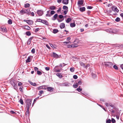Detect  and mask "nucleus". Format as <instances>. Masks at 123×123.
I'll use <instances>...</instances> for the list:
<instances>
[{
	"mask_svg": "<svg viewBox=\"0 0 123 123\" xmlns=\"http://www.w3.org/2000/svg\"><path fill=\"white\" fill-rule=\"evenodd\" d=\"M84 2L83 0H81L78 1L77 4L79 7H80L81 6H83V5Z\"/></svg>",
	"mask_w": 123,
	"mask_h": 123,
	"instance_id": "39448f33",
	"label": "nucleus"
},
{
	"mask_svg": "<svg viewBox=\"0 0 123 123\" xmlns=\"http://www.w3.org/2000/svg\"><path fill=\"white\" fill-rule=\"evenodd\" d=\"M53 88L50 87H47V91H48L50 92L52 91L53 90Z\"/></svg>",
	"mask_w": 123,
	"mask_h": 123,
	"instance_id": "f3484780",
	"label": "nucleus"
},
{
	"mask_svg": "<svg viewBox=\"0 0 123 123\" xmlns=\"http://www.w3.org/2000/svg\"><path fill=\"white\" fill-rule=\"evenodd\" d=\"M62 86H71L72 84L69 83L68 82H66L65 83L62 84Z\"/></svg>",
	"mask_w": 123,
	"mask_h": 123,
	"instance_id": "6e6552de",
	"label": "nucleus"
},
{
	"mask_svg": "<svg viewBox=\"0 0 123 123\" xmlns=\"http://www.w3.org/2000/svg\"><path fill=\"white\" fill-rule=\"evenodd\" d=\"M31 57H32V56H29L27 59L26 60V62L27 63L30 62L31 61Z\"/></svg>",
	"mask_w": 123,
	"mask_h": 123,
	"instance_id": "4468645a",
	"label": "nucleus"
},
{
	"mask_svg": "<svg viewBox=\"0 0 123 123\" xmlns=\"http://www.w3.org/2000/svg\"><path fill=\"white\" fill-rule=\"evenodd\" d=\"M55 11H54L53 10H52L50 12V15H52L53 14H54L55 13Z\"/></svg>",
	"mask_w": 123,
	"mask_h": 123,
	"instance_id": "09e8293b",
	"label": "nucleus"
},
{
	"mask_svg": "<svg viewBox=\"0 0 123 123\" xmlns=\"http://www.w3.org/2000/svg\"><path fill=\"white\" fill-rule=\"evenodd\" d=\"M44 93V91L43 90H40L39 91V93L38 94L39 95L41 96L42 94Z\"/></svg>",
	"mask_w": 123,
	"mask_h": 123,
	"instance_id": "4c0bfd02",
	"label": "nucleus"
},
{
	"mask_svg": "<svg viewBox=\"0 0 123 123\" xmlns=\"http://www.w3.org/2000/svg\"><path fill=\"white\" fill-rule=\"evenodd\" d=\"M10 113L12 114H16V113L14 111H11L10 112Z\"/></svg>",
	"mask_w": 123,
	"mask_h": 123,
	"instance_id": "5fc2aeb1",
	"label": "nucleus"
},
{
	"mask_svg": "<svg viewBox=\"0 0 123 123\" xmlns=\"http://www.w3.org/2000/svg\"><path fill=\"white\" fill-rule=\"evenodd\" d=\"M92 77L94 78H95L96 76V74L92 73Z\"/></svg>",
	"mask_w": 123,
	"mask_h": 123,
	"instance_id": "69168bd1",
	"label": "nucleus"
},
{
	"mask_svg": "<svg viewBox=\"0 0 123 123\" xmlns=\"http://www.w3.org/2000/svg\"><path fill=\"white\" fill-rule=\"evenodd\" d=\"M50 46L53 49H55L56 48V46L54 45L51 43H49Z\"/></svg>",
	"mask_w": 123,
	"mask_h": 123,
	"instance_id": "c756f323",
	"label": "nucleus"
},
{
	"mask_svg": "<svg viewBox=\"0 0 123 123\" xmlns=\"http://www.w3.org/2000/svg\"><path fill=\"white\" fill-rule=\"evenodd\" d=\"M80 64L81 66L83 67L84 68V67L85 66V64L84 63H83L82 62H80Z\"/></svg>",
	"mask_w": 123,
	"mask_h": 123,
	"instance_id": "7c9ffc66",
	"label": "nucleus"
},
{
	"mask_svg": "<svg viewBox=\"0 0 123 123\" xmlns=\"http://www.w3.org/2000/svg\"><path fill=\"white\" fill-rule=\"evenodd\" d=\"M40 30V28H37L35 30V32L36 33L38 31Z\"/></svg>",
	"mask_w": 123,
	"mask_h": 123,
	"instance_id": "603ef678",
	"label": "nucleus"
},
{
	"mask_svg": "<svg viewBox=\"0 0 123 123\" xmlns=\"http://www.w3.org/2000/svg\"><path fill=\"white\" fill-rule=\"evenodd\" d=\"M73 78L74 79H76L78 78V76L76 75H74L73 76Z\"/></svg>",
	"mask_w": 123,
	"mask_h": 123,
	"instance_id": "4d7b16f0",
	"label": "nucleus"
},
{
	"mask_svg": "<svg viewBox=\"0 0 123 123\" xmlns=\"http://www.w3.org/2000/svg\"><path fill=\"white\" fill-rule=\"evenodd\" d=\"M76 90L79 92H80L82 91V89L81 88H77L76 89Z\"/></svg>",
	"mask_w": 123,
	"mask_h": 123,
	"instance_id": "c03bdc74",
	"label": "nucleus"
},
{
	"mask_svg": "<svg viewBox=\"0 0 123 123\" xmlns=\"http://www.w3.org/2000/svg\"><path fill=\"white\" fill-rule=\"evenodd\" d=\"M82 82L80 80H79L77 83H76V84H77L78 85H80L82 84Z\"/></svg>",
	"mask_w": 123,
	"mask_h": 123,
	"instance_id": "e433bc0d",
	"label": "nucleus"
},
{
	"mask_svg": "<svg viewBox=\"0 0 123 123\" xmlns=\"http://www.w3.org/2000/svg\"><path fill=\"white\" fill-rule=\"evenodd\" d=\"M23 88V87L22 86H20L19 88V90L21 92H22Z\"/></svg>",
	"mask_w": 123,
	"mask_h": 123,
	"instance_id": "13d9d810",
	"label": "nucleus"
},
{
	"mask_svg": "<svg viewBox=\"0 0 123 123\" xmlns=\"http://www.w3.org/2000/svg\"><path fill=\"white\" fill-rule=\"evenodd\" d=\"M53 31L52 32L54 34H56L59 31L57 29H53Z\"/></svg>",
	"mask_w": 123,
	"mask_h": 123,
	"instance_id": "a211bd4d",
	"label": "nucleus"
},
{
	"mask_svg": "<svg viewBox=\"0 0 123 123\" xmlns=\"http://www.w3.org/2000/svg\"><path fill=\"white\" fill-rule=\"evenodd\" d=\"M91 13V11L89 10L87 12V14L89 15Z\"/></svg>",
	"mask_w": 123,
	"mask_h": 123,
	"instance_id": "774afa93",
	"label": "nucleus"
},
{
	"mask_svg": "<svg viewBox=\"0 0 123 123\" xmlns=\"http://www.w3.org/2000/svg\"><path fill=\"white\" fill-rule=\"evenodd\" d=\"M42 23L47 25V26H48L49 25V24L48 22L46 20H43V19Z\"/></svg>",
	"mask_w": 123,
	"mask_h": 123,
	"instance_id": "9b49d317",
	"label": "nucleus"
},
{
	"mask_svg": "<svg viewBox=\"0 0 123 123\" xmlns=\"http://www.w3.org/2000/svg\"><path fill=\"white\" fill-rule=\"evenodd\" d=\"M28 81L30 84L31 85L34 86H36V84L35 83H33L30 81Z\"/></svg>",
	"mask_w": 123,
	"mask_h": 123,
	"instance_id": "5701e85b",
	"label": "nucleus"
},
{
	"mask_svg": "<svg viewBox=\"0 0 123 123\" xmlns=\"http://www.w3.org/2000/svg\"><path fill=\"white\" fill-rule=\"evenodd\" d=\"M10 83V84L13 86L14 89L17 90L18 89V86L16 83L13 80H11Z\"/></svg>",
	"mask_w": 123,
	"mask_h": 123,
	"instance_id": "7ed1b4c3",
	"label": "nucleus"
},
{
	"mask_svg": "<svg viewBox=\"0 0 123 123\" xmlns=\"http://www.w3.org/2000/svg\"><path fill=\"white\" fill-rule=\"evenodd\" d=\"M115 20L116 22H119L120 21V19L119 17H117L115 19Z\"/></svg>",
	"mask_w": 123,
	"mask_h": 123,
	"instance_id": "473e14b6",
	"label": "nucleus"
},
{
	"mask_svg": "<svg viewBox=\"0 0 123 123\" xmlns=\"http://www.w3.org/2000/svg\"><path fill=\"white\" fill-rule=\"evenodd\" d=\"M56 75L60 78H61L62 77V75L61 73H57L56 74Z\"/></svg>",
	"mask_w": 123,
	"mask_h": 123,
	"instance_id": "393cba45",
	"label": "nucleus"
},
{
	"mask_svg": "<svg viewBox=\"0 0 123 123\" xmlns=\"http://www.w3.org/2000/svg\"><path fill=\"white\" fill-rule=\"evenodd\" d=\"M24 21L26 22L29 25H32L33 24V21L31 20H24Z\"/></svg>",
	"mask_w": 123,
	"mask_h": 123,
	"instance_id": "423d86ee",
	"label": "nucleus"
},
{
	"mask_svg": "<svg viewBox=\"0 0 123 123\" xmlns=\"http://www.w3.org/2000/svg\"><path fill=\"white\" fill-rule=\"evenodd\" d=\"M61 71L59 69H55V72H56L57 73H59V72H60Z\"/></svg>",
	"mask_w": 123,
	"mask_h": 123,
	"instance_id": "864d4df0",
	"label": "nucleus"
},
{
	"mask_svg": "<svg viewBox=\"0 0 123 123\" xmlns=\"http://www.w3.org/2000/svg\"><path fill=\"white\" fill-rule=\"evenodd\" d=\"M112 10L115 12H118L119 11V10L117 9V7L114 6H113L111 8Z\"/></svg>",
	"mask_w": 123,
	"mask_h": 123,
	"instance_id": "0eeeda50",
	"label": "nucleus"
},
{
	"mask_svg": "<svg viewBox=\"0 0 123 123\" xmlns=\"http://www.w3.org/2000/svg\"><path fill=\"white\" fill-rule=\"evenodd\" d=\"M43 19H42L40 18H38L37 20L36 21H35L36 22H39L42 23Z\"/></svg>",
	"mask_w": 123,
	"mask_h": 123,
	"instance_id": "2f4dec72",
	"label": "nucleus"
},
{
	"mask_svg": "<svg viewBox=\"0 0 123 123\" xmlns=\"http://www.w3.org/2000/svg\"><path fill=\"white\" fill-rule=\"evenodd\" d=\"M103 64L105 65V67H107L110 68H112L113 65V63L112 62H104Z\"/></svg>",
	"mask_w": 123,
	"mask_h": 123,
	"instance_id": "f03ea898",
	"label": "nucleus"
},
{
	"mask_svg": "<svg viewBox=\"0 0 123 123\" xmlns=\"http://www.w3.org/2000/svg\"><path fill=\"white\" fill-rule=\"evenodd\" d=\"M74 67H71L70 68V70L71 72H73L74 71Z\"/></svg>",
	"mask_w": 123,
	"mask_h": 123,
	"instance_id": "f704fd0d",
	"label": "nucleus"
},
{
	"mask_svg": "<svg viewBox=\"0 0 123 123\" xmlns=\"http://www.w3.org/2000/svg\"><path fill=\"white\" fill-rule=\"evenodd\" d=\"M19 102L21 105H23V102L22 98L20 99L19 101Z\"/></svg>",
	"mask_w": 123,
	"mask_h": 123,
	"instance_id": "c9c22d12",
	"label": "nucleus"
},
{
	"mask_svg": "<svg viewBox=\"0 0 123 123\" xmlns=\"http://www.w3.org/2000/svg\"><path fill=\"white\" fill-rule=\"evenodd\" d=\"M63 9L64 10H68V7L66 6H64L63 7Z\"/></svg>",
	"mask_w": 123,
	"mask_h": 123,
	"instance_id": "58836bf2",
	"label": "nucleus"
},
{
	"mask_svg": "<svg viewBox=\"0 0 123 123\" xmlns=\"http://www.w3.org/2000/svg\"><path fill=\"white\" fill-rule=\"evenodd\" d=\"M80 11L81 12H83L86 10V8L85 7H83L80 8L79 9Z\"/></svg>",
	"mask_w": 123,
	"mask_h": 123,
	"instance_id": "ddd939ff",
	"label": "nucleus"
},
{
	"mask_svg": "<svg viewBox=\"0 0 123 123\" xmlns=\"http://www.w3.org/2000/svg\"><path fill=\"white\" fill-rule=\"evenodd\" d=\"M47 87L46 85L42 86V89L46 90L47 89Z\"/></svg>",
	"mask_w": 123,
	"mask_h": 123,
	"instance_id": "a19ab883",
	"label": "nucleus"
},
{
	"mask_svg": "<svg viewBox=\"0 0 123 123\" xmlns=\"http://www.w3.org/2000/svg\"><path fill=\"white\" fill-rule=\"evenodd\" d=\"M93 8L92 6H88L87 7V8L88 9H91Z\"/></svg>",
	"mask_w": 123,
	"mask_h": 123,
	"instance_id": "680f3d73",
	"label": "nucleus"
},
{
	"mask_svg": "<svg viewBox=\"0 0 123 123\" xmlns=\"http://www.w3.org/2000/svg\"><path fill=\"white\" fill-rule=\"evenodd\" d=\"M67 47L68 48H74L77 47V46H75V45L74 44H72L70 45H67Z\"/></svg>",
	"mask_w": 123,
	"mask_h": 123,
	"instance_id": "aec40b11",
	"label": "nucleus"
},
{
	"mask_svg": "<svg viewBox=\"0 0 123 123\" xmlns=\"http://www.w3.org/2000/svg\"><path fill=\"white\" fill-rule=\"evenodd\" d=\"M30 11L28 9H22L20 11V13L21 15H23L25 13H27Z\"/></svg>",
	"mask_w": 123,
	"mask_h": 123,
	"instance_id": "20e7f679",
	"label": "nucleus"
},
{
	"mask_svg": "<svg viewBox=\"0 0 123 123\" xmlns=\"http://www.w3.org/2000/svg\"><path fill=\"white\" fill-rule=\"evenodd\" d=\"M30 6V5L28 3H27L25 4L24 7L25 8H27L29 7Z\"/></svg>",
	"mask_w": 123,
	"mask_h": 123,
	"instance_id": "b1692460",
	"label": "nucleus"
},
{
	"mask_svg": "<svg viewBox=\"0 0 123 123\" xmlns=\"http://www.w3.org/2000/svg\"><path fill=\"white\" fill-rule=\"evenodd\" d=\"M31 40L30 38H29L28 40V42H27V44L28 45H30L31 43Z\"/></svg>",
	"mask_w": 123,
	"mask_h": 123,
	"instance_id": "8fccbe9b",
	"label": "nucleus"
},
{
	"mask_svg": "<svg viewBox=\"0 0 123 123\" xmlns=\"http://www.w3.org/2000/svg\"><path fill=\"white\" fill-rule=\"evenodd\" d=\"M0 31L2 32H6L7 31L6 28L4 27L2 28L1 27L0 29Z\"/></svg>",
	"mask_w": 123,
	"mask_h": 123,
	"instance_id": "dca6fc26",
	"label": "nucleus"
},
{
	"mask_svg": "<svg viewBox=\"0 0 123 123\" xmlns=\"http://www.w3.org/2000/svg\"><path fill=\"white\" fill-rule=\"evenodd\" d=\"M66 65L64 63H63L62 64H60L59 66L60 67H62L65 66Z\"/></svg>",
	"mask_w": 123,
	"mask_h": 123,
	"instance_id": "37998d69",
	"label": "nucleus"
},
{
	"mask_svg": "<svg viewBox=\"0 0 123 123\" xmlns=\"http://www.w3.org/2000/svg\"><path fill=\"white\" fill-rule=\"evenodd\" d=\"M69 0H62V3L65 5H67L68 3Z\"/></svg>",
	"mask_w": 123,
	"mask_h": 123,
	"instance_id": "f8f14e48",
	"label": "nucleus"
},
{
	"mask_svg": "<svg viewBox=\"0 0 123 123\" xmlns=\"http://www.w3.org/2000/svg\"><path fill=\"white\" fill-rule=\"evenodd\" d=\"M37 73L38 75H41L42 74V72L39 70H37Z\"/></svg>",
	"mask_w": 123,
	"mask_h": 123,
	"instance_id": "79ce46f5",
	"label": "nucleus"
},
{
	"mask_svg": "<svg viewBox=\"0 0 123 123\" xmlns=\"http://www.w3.org/2000/svg\"><path fill=\"white\" fill-rule=\"evenodd\" d=\"M25 34L27 35L28 36H30L31 34V32L29 31L26 32Z\"/></svg>",
	"mask_w": 123,
	"mask_h": 123,
	"instance_id": "c85d7f7f",
	"label": "nucleus"
},
{
	"mask_svg": "<svg viewBox=\"0 0 123 123\" xmlns=\"http://www.w3.org/2000/svg\"><path fill=\"white\" fill-rule=\"evenodd\" d=\"M31 52L32 54H34L35 52V49L33 48L31 50Z\"/></svg>",
	"mask_w": 123,
	"mask_h": 123,
	"instance_id": "3c124183",
	"label": "nucleus"
},
{
	"mask_svg": "<svg viewBox=\"0 0 123 123\" xmlns=\"http://www.w3.org/2000/svg\"><path fill=\"white\" fill-rule=\"evenodd\" d=\"M70 25L71 27H75V26L76 25L74 23H71L70 24Z\"/></svg>",
	"mask_w": 123,
	"mask_h": 123,
	"instance_id": "cd10ccee",
	"label": "nucleus"
},
{
	"mask_svg": "<svg viewBox=\"0 0 123 123\" xmlns=\"http://www.w3.org/2000/svg\"><path fill=\"white\" fill-rule=\"evenodd\" d=\"M69 43H70V44H71V43L70 42H64V43L65 44H68Z\"/></svg>",
	"mask_w": 123,
	"mask_h": 123,
	"instance_id": "052dcab7",
	"label": "nucleus"
},
{
	"mask_svg": "<svg viewBox=\"0 0 123 123\" xmlns=\"http://www.w3.org/2000/svg\"><path fill=\"white\" fill-rule=\"evenodd\" d=\"M51 56L53 58H59L58 55L55 52H53L51 55Z\"/></svg>",
	"mask_w": 123,
	"mask_h": 123,
	"instance_id": "1a4fd4ad",
	"label": "nucleus"
},
{
	"mask_svg": "<svg viewBox=\"0 0 123 123\" xmlns=\"http://www.w3.org/2000/svg\"><path fill=\"white\" fill-rule=\"evenodd\" d=\"M111 120L109 119H108L107 120H106V123H111Z\"/></svg>",
	"mask_w": 123,
	"mask_h": 123,
	"instance_id": "a18cd8bd",
	"label": "nucleus"
},
{
	"mask_svg": "<svg viewBox=\"0 0 123 123\" xmlns=\"http://www.w3.org/2000/svg\"><path fill=\"white\" fill-rule=\"evenodd\" d=\"M63 17V16L62 15H60L59 16V18L60 19L62 18Z\"/></svg>",
	"mask_w": 123,
	"mask_h": 123,
	"instance_id": "bf43d9fd",
	"label": "nucleus"
},
{
	"mask_svg": "<svg viewBox=\"0 0 123 123\" xmlns=\"http://www.w3.org/2000/svg\"><path fill=\"white\" fill-rule=\"evenodd\" d=\"M8 24L9 25H11L12 23V21L11 19H9L7 21Z\"/></svg>",
	"mask_w": 123,
	"mask_h": 123,
	"instance_id": "bb28decb",
	"label": "nucleus"
},
{
	"mask_svg": "<svg viewBox=\"0 0 123 123\" xmlns=\"http://www.w3.org/2000/svg\"><path fill=\"white\" fill-rule=\"evenodd\" d=\"M37 88L38 90H40L41 89H42V86L38 87H37Z\"/></svg>",
	"mask_w": 123,
	"mask_h": 123,
	"instance_id": "6e6d98bb",
	"label": "nucleus"
},
{
	"mask_svg": "<svg viewBox=\"0 0 123 123\" xmlns=\"http://www.w3.org/2000/svg\"><path fill=\"white\" fill-rule=\"evenodd\" d=\"M39 98V97H38L35 99L33 101L34 102H35Z\"/></svg>",
	"mask_w": 123,
	"mask_h": 123,
	"instance_id": "e2e57ef3",
	"label": "nucleus"
},
{
	"mask_svg": "<svg viewBox=\"0 0 123 123\" xmlns=\"http://www.w3.org/2000/svg\"><path fill=\"white\" fill-rule=\"evenodd\" d=\"M45 16L46 17H50L51 16V15L49 13H47L46 14Z\"/></svg>",
	"mask_w": 123,
	"mask_h": 123,
	"instance_id": "338daca9",
	"label": "nucleus"
},
{
	"mask_svg": "<svg viewBox=\"0 0 123 123\" xmlns=\"http://www.w3.org/2000/svg\"><path fill=\"white\" fill-rule=\"evenodd\" d=\"M32 100L28 98L25 100V106L26 108H30L31 106Z\"/></svg>",
	"mask_w": 123,
	"mask_h": 123,
	"instance_id": "f257e3e1",
	"label": "nucleus"
},
{
	"mask_svg": "<svg viewBox=\"0 0 123 123\" xmlns=\"http://www.w3.org/2000/svg\"><path fill=\"white\" fill-rule=\"evenodd\" d=\"M111 121L112 123H115L116 122L115 120L113 118H112L111 119Z\"/></svg>",
	"mask_w": 123,
	"mask_h": 123,
	"instance_id": "de8ad7c7",
	"label": "nucleus"
},
{
	"mask_svg": "<svg viewBox=\"0 0 123 123\" xmlns=\"http://www.w3.org/2000/svg\"><path fill=\"white\" fill-rule=\"evenodd\" d=\"M58 16V14H55L53 16L54 18H52V20H55L56 19Z\"/></svg>",
	"mask_w": 123,
	"mask_h": 123,
	"instance_id": "4be33fe9",
	"label": "nucleus"
},
{
	"mask_svg": "<svg viewBox=\"0 0 123 123\" xmlns=\"http://www.w3.org/2000/svg\"><path fill=\"white\" fill-rule=\"evenodd\" d=\"M71 20L72 19L70 18H68L66 20V21L67 23H68L71 21Z\"/></svg>",
	"mask_w": 123,
	"mask_h": 123,
	"instance_id": "a878e982",
	"label": "nucleus"
},
{
	"mask_svg": "<svg viewBox=\"0 0 123 123\" xmlns=\"http://www.w3.org/2000/svg\"><path fill=\"white\" fill-rule=\"evenodd\" d=\"M56 7L54 6H51L49 7V9L51 10H54L56 9Z\"/></svg>",
	"mask_w": 123,
	"mask_h": 123,
	"instance_id": "6ab92c4d",
	"label": "nucleus"
},
{
	"mask_svg": "<svg viewBox=\"0 0 123 123\" xmlns=\"http://www.w3.org/2000/svg\"><path fill=\"white\" fill-rule=\"evenodd\" d=\"M45 70L47 71L49 70L50 69V68L49 67H45Z\"/></svg>",
	"mask_w": 123,
	"mask_h": 123,
	"instance_id": "0e129e2a",
	"label": "nucleus"
},
{
	"mask_svg": "<svg viewBox=\"0 0 123 123\" xmlns=\"http://www.w3.org/2000/svg\"><path fill=\"white\" fill-rule=\"evenodd\" d=\"M24 28L28 30L31 29V28L28 25H25L24 26Z\"/></svg>",
	"mask_w": 123,
	"mask_h": 123,
	"instance_id": "412c9836",
	"label": "nucleus"
},
{
	"mask_svg": "<svg viewBox=\"0 0 123 123\" xmlns=\"http://www.w3.org/2000/svg\"><path fill=\"white\" fill-rule=\"evenodd\" d=\"M37 12L39 16H42L43 14V11L42 10H38Z\"/></svg>",
	"mask_w": 123,
	"mask_h": 123,
	"instance_id": "9d476101",
	"label": "nucleus"
},
{
	"mask_svg": "<svg viewBox=\"0 0 123 123\" xmlns=\"http://www.w3.org/2000/svg\"><path fill=\"white\" fill-rule=\"evenodd\" d=\"M78 85L76 83L75 84H74L73 85V86L74 88H76L78 87Z\"/></svg>",
	"mask_w": 123,
	"mask_h": 123,
	"instance_id": "49530a36",
	"label": "nucleus"
},
{
	"mask_svg": "<svg viewBox=\"0 0 123 123\" xmlns=\"http://www.w3.org/2000/svg\"><path fill=\"white\" fill-rule=\"evenodd\" d=\"M120 116V114L118 113H117V115H116V117L117 119L118 120L119 119Z\"/></svg>",
	"mask_w": 123,
	"mask_h": 123,
	"instance_id": "ea45409f",
	"label": "nucleus"
},
{
	"mask_svg": "<svg viewBox=\"0 0 123 123\" xmlns=\"http://www.w3.org/2000/svg\"><path fill=\"white\" fill-rule=\"evenodd\" d=\"M113 68L116 70H118V67L116 65H114Z\"/></svg>",
	"mask_w": 123,
	"mask_h": 123,
	"instance_id": "72a5a7b5",
	"label": "nucleus"
},
{
	"mask_svg": "<svg viewBox=\"0 0 123 123\" xmlns=\"http://www.w3.org/2000/svg\"><path fill=\"white\" fill-rule=\"evenodd\" d=\"M65 27V25L64 23H62L60 24V27L61 29L64 28Z\"/></svg>",
	"mask_w": 123,
	"mask_h": 123,
	"instance_id": "2eb2a0df",
	"label": "nucleus"
}]
</instances>
